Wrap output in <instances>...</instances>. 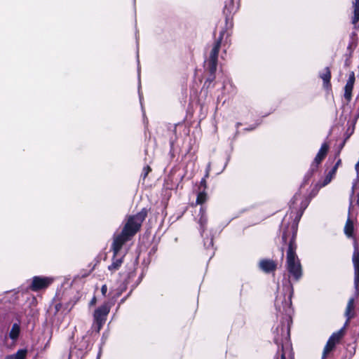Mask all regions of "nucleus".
<instances>
[{
  "mask_svg": "<svg viewBox=\"0 0 359 359\" xmlns=\"http://www.w3.org/2000/svg\"><path fill=\"white\" fill-rule=\"evenodd\" d=\"M353 308H354V300H353V299L351 298L349 299V301L348 302V304H347V306L346 309V311H345V316L348 318V319H350L352 317L351 312H352Z\"/></svg>",
  "mask_w": 359,
  "mask_h": 359,
  "instance_id": "2eb2a0df",
  "label": "nucleus"
},
{
  "mask_svg": "<svg viewBox=\"0 0 359 359\" xmlns=\"http://www.w3.org/2000/svg\"><path fill=\"white\" fill-rule=\"evenodd\" d=\"M287 269L295 279H299L302 274V266L293 248H289L287 253Z\"/></svg>",
  "mask_w": 359,
  "mask_h": 359,
  "instance_id": "f03ea898",
  "label": "nucleus"
},
{
  "mask_svg": "<svg viewBox=\"0 0 359 359\" xmlns=\"http://www.w3.org/2000/svg\"><path fill=\"white\" fill-rule=\"evenodd\" d=\"M109 311V308L107 305H104L97 309L94 314L96 321L100 324L104 320V317L108 314Z\"/></svg>",
  "mask_w": 359,
  "mask_h": 359,
  "instance_id": "1a4fd4ad",
  "label": "nucleus"
},
{
  "mask_svg": "<svg viewBox=\"0 0 359 359\" xmlns=\"http://www.w3.org/2000/svg\"><path fill=\"white\" fill-rule=\"evenodd\" d=\"M340 163H341V161H340V160H339V161L337 162V163H336V165H335L334 166H337V168H338V166H339V165L340 164Z\"/></svg>",
  "mask_w": 359,
  "mask_h": 359,
  "instance_id": "5701e85b",
  "label": "nucleus"
},
{
  "mask_svg": "<svg viewBox=\"0 0 359 359\" xmlns=\"http://www.w3.org/2000/svg\"><path fill=\"white\" fill-rule=\"evenodd\" d=\"M321 78L324 81L325 86H328L331 78L330 72L328 69H325V72L322 74Z\"/></svg>",
  "mask_w": 359,
  "mask_h": 359,
  "instance_id": "f3484780",
  "label": "nucleus"
},
{
  "mask_svg": "<svg viewBox=\"0 0 359 359\" xmlns=\"http://www.w3.org/2000/svg\"><path fill=\"white\" fill-rule=\"evenodd\" d=\"M19 333H20L19 326L16 324L13 325V326L12 327V329L10 332L11 338L13 339H15L18 337Z\"/></svg>",
  "mask_w": 359,
  "mask_h": 359,
  "instance_id": "dca6fc26",
  "label": "nucleus"
},
{
  "mask_svg": "<svg viewBox=\"0 0 359 359\" xmlns=\"http://www.w3.org/2000/svg\"><path fill=\"white\" fill-rule=\"evenodd\" d=\"M53 279L48 277L35 276L33 278L31 289L32 290H39L47 287Z\"/></svg>",
  "mask_w": 359,
  "mask_h": 359,
  "instance_id": "7ed1b4c3",
  "label": "nucleus"
},
{
  "mask_svg": "<svg viewBox=\"0 0 359 359\" xmlns=\"http://www.w3.org/2000/svg\"><path fill=\"white\" fill-rule=\"evenodd\" d=\"M353 261L355 266V281L356 285L359 282V253L355 252L353 256Z\"/></svg>",
  "mask_w": 359,
  "mask_h": 359,
  "instance_id": "f8f14e48",
  "label": "nucleus"
},
{
  "mask_svg": "<svg viewBox=\"0 0 359 359\" xmlns=\"http://www.w3.org/2000/svg\"><path fill=\"white\" fill-rule=\"evenodd\" d=\"M206 199H207V196H206L205 193L201 192L198 194L196 203L198 204H203L204 202H205Z\"/></svg>",
  "mask_w": 359,
  "mask_h": 359,
  "instance_id": "a211bd4d",
  "label": "nucleus"
},
{
  "mask_svg": "<svg viewBox=\"0 0 359 359\" xmlns=\"http://www.w3.org/2000/svg\"><path fill=\"white\" fill-rule=\"evenodd\" d=\"M120 248H114V254L116 255L118 253Z\"/></svg>",
  "mask_w": 359,
  "mask_h": 359,
  "instance_id": "aec40b11",
  "label": "nucleus"
},
{
  "mask_svg": "<svg viewBox=\"0 0 359 359\" xmlns=\"http://www.w3.org/2000/svg\"><path fill=\"white\" fill-rule=\"evenodd\" d=\"M281 359H285V357L283 354L281 355Z\"/></svg>",
  "mask_w": 359,
  "mask_h": 359,
  "instance_id": "b1692460",
  "label": "nucleus"
},
{
  "mask_svg": "<svg viewBox=\"0 0 359 359\" xmlns=\"http://www.w3.org/2000/svg\"><path fill=\"white\" fill-rule=\"evenodd\" d=\"M353 23L355 24L359 20V0H355L353 2Z\"/></svg>",
  "mask_w": 359,
  "mask_h": 359,
  "instance_id": "4468645a",
  "label": "nucleus"
},
{
  "mask_svg": "<svg viewBox=\"0 0 359 359\" xmlns=\"http://www.w3.org/2000/svg\"><path fill=\"white\" fill-rule=\"evenodd\" d=\"M328 145L325 143L323 144L320 150L318 151L315 159H314V162L316 163V164H319L322 161L323 159L325 157L327 153V151H328Z\"/></svg>",
  "mask_w": 359,
  "mask_h": 359,
  "instance_id": "9d476101",
  "label": "nucleus"
},
{
  "mask_svg": "<svg viewBox=\"0 0 359 359\" xmlns=\"http://www.w3.org/2000/svg\"><path fill=\"white\" fill-rule=\"evenodd\" d=\"M355 83V75L353 72L349 74L348 79L344 87V98L349 102L352 97V91Z\"/></svg>",
  "mask_w": 359,
  "mask_h": 359,
  "instance_id": "423d86ee",
  "label": "nucleus"
},
{
  "mask_svg": "<svg viewBox=\"0 0 359 359\" xmlns=\"http://www.w3.org/2000/svg\"><path fill=\"white\" fill-rule=\"evenodd\" d=\"M27 355V350L20 349L16 353L6 357L5 359H25Z\"/></svg>",
  "mask_w": 359,
  "mask_h": 359,
  "instance_id": "ddd939ff",
  "label": "nucleus"
},
{
  "mask_svg": "<svg viewBox=\"0 0 359 359\" xmlns=\"http://www.w3.org/2000/svg\"><path fill=\"white\" fill-rule=\"evenodd\" d=\"M145 217V212H141L134 216L129 217L122 232L114 237V247H121L139 231Z\"/></svg>",
  "mask_w": 359,
  "mask_h": 359,
  "instance_id": "f257e3e1",
  "label": "nucleus"
},
{
  "mask_svg": "<svg viewBox=\"0 0 359 359\" xmlns=\"http://www.w3.org/2000/svg\"><path fill=\"white\" fill-rule=\"evenodd\" d=\"M95 303H96V299H95V297H93L90 302V304L94 305Z\"/></svg>",
  "mask_w": 359,
  "mask_h": 359,
  "instance_id": "4be33fe9",
  "label": "nucleus"
},
{
  "mask_svg": "<svg viewBox=\"0 0 359 359\" xmlns=\"http://www.w3.org/2000/svg\"><path fill=\"white\" fill-rule=\"evenodd\" d=\"M144 170L145 171L144 175L146 176L149 173L150 168L149 167H147L146 168L144 169Z\"/></svg>",
  "mask_w": 359,
  "mask_h": 359,
  "instance_id": "412c9836",
  "label": "nucleus"
},
{
  "mask_svg": "<svg viewBox=\"0 0 359 359\" xmlns=\"http://www.w3.org/2000/svg\"><path fill=\"white\" fill-rule=\"evenodd\" d=\"M107 291V285H102V287L101 288V292H102V294L106 295Z\"/></svg>",
  "mask_w": 359,
  "mask_h": 359,
  "instance_id": "6ab92c4d",
  "label": "nucleus"
},
{
  "mask_svg": "<svg viewBox=\"0 0 359 359\" xmlns=\"http://www.w3.org/2000/svg\"><path fill=\"white\" fill-rule=\"evenodd\" d=\"M219 46L220 42L217 41L210 52L209 62L211 72H214L216 69L217 60L219 50Z\"/></svg>",
  "mask_w": 359,
  "mask_h": 359,
  "instance_id": "0eeeda50",
  "label": "nucleus"
},
{
  "mask_svg": "<svg viewBox=\"0 0 359 359\" xmlns=\"http://www.w3.org/2000/svg\"><path fill=\"white\" fill-rule=\"evenodd\" d=\"M354 206L351 203L348 211V217L344 226V233L348 238L353 236L354 231L353 221L351 219V217L353 216Z\"/></svg>",
  "mask_w": 359,
  "mask_h": 359,
  "instance_id": "20e7f679",
  "label": "nucleus"
},
{
  "mask_svg": "<svg viewBox=\"0 0 359 359\" xmlns=\"http://www.w3.org/2000/svg\"><path fill=\"white\" fill-rule=\"evenodd\" d=\"M260 269L266 273L273 271L276 269V264L270 259H262L259 262Z\"/></svg>",
  "mask_w": 359,
  "mask_h": 359,
  "instance_id": "6e6552de",
  "label": "nucleus"
},
{
  "mask_svg": "<svg viewBox=\"0 0 359 359\" xmlns=\"http://www.w3.org/2000/svg\"><path fill=\"white\" fill-rule=\"evenodd\" d=\"M336 172L337 166H334L333 168L327 174L325 177L321 182H320V187H323L328 184L333 179Z\"/></svg>",
  "mask_w": 359,
  "mask_h": 359,
  "instance_id": "9b49d317",
  "label": "nucleus"
},
{
  "mask_svg": "<svg viewBox=\"0 0 359 359\" xmlns=\"http://www.w3.org/2000/svg\"><path fill=\"white\" fill-rule=\"evenodd\" d=\"M342 332H338L332 334V335L330 337L329 340L327 341L323 351V354L325 355L329 352H330L337 344L340 339L342 337Z\"/></svg>",
  "mask_w": 359,
  "mask_h": 359,
  "instance_id": "39448f33",
  "label": "nucleus"
}]
</instances>
